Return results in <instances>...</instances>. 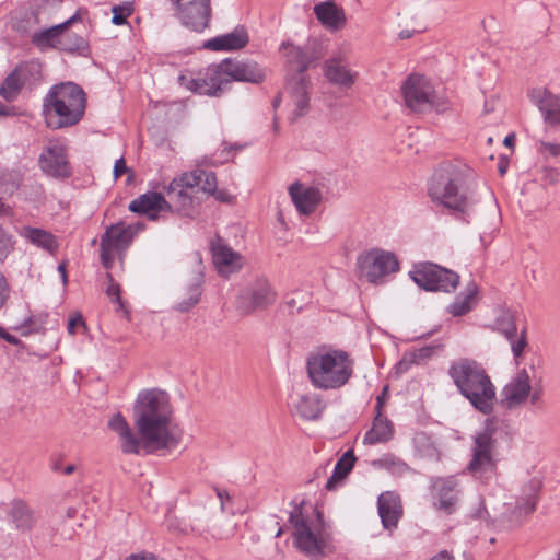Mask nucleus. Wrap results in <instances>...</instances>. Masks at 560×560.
Segmentation results:
<instances>
[{"label":"nucleus","mask_w":560,"mask_h":560,"mask_svg":"<svg viewBox=\"0 0 560 560\" xmlns=\"http://www.w3.org/2000/svg\"><path fill=\"white\" fill-rule=\"evenodd\" d=\"M166 200L161 192L148 191L129 203V211L138 214H147L149 211H160L166 205Z\"/></svg>","instance_id":"36"},{"label":"nucleus","mask_w":560,"mask_h":560,"mask_svg":"<svg viewBox=\"0 0 560 560\" xmlns=\"http://www.w3.org/2000/svg\"><path fill=\"white\" fill-rule=\"evenodd\" d=\"M172 408L166 392L141 390L133 405V422L147 453L173 448L178 440L170 430Z\"/></svg>","instance_id":"1"},{"label":"nucleus","mask_w":560,"mask_h":560,"mask_svg":"<svg viewBox=\"0 0 560 560\" xmlns=\"http://www.w3.org/2000/svg\"><path fill=\"white\" fill-rule=\"evenodd\" d=\"M312 83L308 75L290 77L287 90L294 105L293 119L304 116L310 108V90Z\"/></svg>","instance_id":"23"},{"label":"nucleus","mask_w":560,"mask_h":560,"mask_svg":"<svg viewBox=\"0 0 560 560\" xmlns=\"http://www.w3.org/2000/svg\"><path fill=\"white\" fill-rule=\"evenodd\" d=\"M0 338L13 346L21 345V340L14 335L9 334L2 326L0 327Z\"/></svg>","instance_id":"57"},{"label":"nucleus","mask_w":560,"mask_h":560,"mask_svg":"<svg viewBox=\"0 0 560 560\" xmlns=\"http://www.w3.org/2000/svg\"><path fill=\"white\" fill-rule=\"evenodd\" d=\"M313 12L320 24L329 31H339L346 26L345 10L335 0H326L314 5Z\"/></svg>","instance_id":"26"},{"label":"nucleus","mask_w":560,"mask_h":560,"mask_svg":"<svg viewBox=\"0 0 560 560\" xmlns=\"http://www.w3.org/2000/svg\"><path fill=\"white\" fill-rule=\"evenodd\" d=\"M38 166L45 175L55 179L63 180L72 175L67 148L60 143L48 145L43 150L38 158Z\"/></svg>","instance_id":"14"},{"label":"nucleus","mask_w":560,"mask_h":560,"mask_svg":"<svg viewBox=\"0 0 560 560\" xmlns=\"http://www.w3.org/2000/svg\"><path fill=\"white\" fill-rule=\"evenodd\" d=\"M408 353L406 352L402 357V359L396 364V372L397 373H405L408 371V369L412 365Z\"/></svg>","instance_id":"56"},{"label":"nucleus","mask_w":560,"mask_h":560,"mask_svg":"<svg viewBox=\"0 0 560 560\" xmlns=\"http://www.w3.org/2000/svg\"><path fill=\"white\" fill-rule=\"evenodd\" d=\"M542 488V481L537 478L530 479L522 490V497L516 501L515 513L529 515L535 512L538 502V493Z\"/></svg>","instance_id":"31"},{"label":"nucleus","mask_w":560,"mask_h":560,"mask_svg":"<svg viewBox=\"0 0 560 560\" xmlns=\"http://www.w3.org/2000/svg\"><path fill=\"white\" fill-rule=\"evenodd\" d=\"M142 226L141 223L126 225L124 222H118L106 229L101 236L100 244V258L105 269L109 270L113 268L115 253L122 259V255Z\"/></svg>","instance_id":"9"},{"label":"nucleus","mask_w":560,"mask_h":560,"mask_svg":"<svg viewBox=\"0 0 560 560\" xmlns=\"http://www.w3.org/2000/svg\"><path fill=\"white\" fill-rule=\"evenodd\" d=\"M354 360L341 349L322 347L308 354L306 372L311 384L322 390L343 387L352 377Z\"/></svg>","instance_id":"4"},{"label":"nucleus","mask_w":560,"mask_h":560,"mask_svg":"<svg viewBox=\"0 0 560 560\" xmlns=\"http://www.w3.org/2000/svg\"><path fill=\"white\" fill-rule=\"evenodd\" d=\"M226 69L222 61L218 65H210L202 74L191 79L188 88L195 93L208 96H220L229 83Z\"/></svg>","instance_id":"16"},{"label":"nucleus","mask_w":560,"mask_h":560,"mask_svg":"<svg viewBox=\"0 0 560 560\" xmlns=\"http://www.w3.org/2000/svg\"><path fill=\"white\" fill-rule=\"evenodd\" d=\"M51 469L54 471H61L62 469V466H61V457L58 456V457H54L51 458Z\"/></svg>","instance_id":"62"},{"label":"nucleus","mask_w":560,"mask_h":560,"mask_svg":"<svg viewBox=\"0 0 560 560\" xmlns=\"http://www.w3.org/2000/svg\"><path fill=\"white\" fill-rule=\"evenodd\" d=\"M78 328H82L84 331L88 330V326L83 319L82 314L79 312H73L69 316L67 330L69 335L73 336L77 334Z\"/></svg>","instance_id":"49"},{"label":"nucleus","mask_w":560,"mask_h":560,"mask_svg":"<svg viewBox=\"0 0 560 560\" xmlns=\"http://www.w3.org/2000/svg\"><path fill=\"white\" fill-rule=\"evenodd\" d=\"M547 177L550 179L551 183H556L558 173L555 168H547L546 170Z\"/></svg>","instance_id":"64"},{"label":"nucleus","mask_w":560,"mask_h":560,"mask_svg":"<svg viewBox=\"0 0 560 560\" xmlns=\"http://www.w3.org/2000/svg\"><path fill=\"white\" fill-rule=\"evenodd\" d=\"M324 405L316 394L300 396L295 404L296 413L304 420H316L320 417Z\"/></svg>","instance_id":"39"},{"label":"nucleus","mask_w":560,"mask_h":560,"mask_svg":"<svg viewBox=\"0 0 560 560\" xmlns=\"http://www.w3.org/2000/svg\"><path fill=\"white\" fill-rule=\"evenodd\" d=\"M21 83L32 90L37 86L42 79V63L37 59H31L18 63L12 70Z\"/></svg>","instance_id":"34"},{"label":"nucleus","mask_w":560,"mask_h":560,"mask_svg":"<svg viewBox=\"0 0 560 560\" xmlns=\"http://www.w3.org/2000/svg\"><path fill=\"white\" fill-rule=\"evenodd\" d=\"M498 429L492 419L485 421L483 429L472 439L471 459L468 471L477 478H488L498 469Z\"/></svg>","instance_id":"7"},{"label":"nucleus","mask_w":560,"mask_h":560,"mask_svg":"<svg viewBox=\"0 0 560 560\" xmlns=\"http://www.w3.org/2000/svg\"><path fill=\"white\" fill-rule=\"evenodd\" d=\"M514 141H515V136L514 133H510L508 135L504 140H503V144L505 147H509V148H512L514 145Z\"/></svg>","instance_id":"63"},{"label":"nucleus","mask_w":560,"mask_h":560,"mask_svg":"<svg viewBox=\"0 0 560 560\" xmlns=\"http://www.w3.org/2000/svg\"><path fill=\"white\" fill-rule=\"evenodd\" d=\"M9 295V285L5 277L0 272V308L4 305Z\"/></svg>","instance_id":"53"},{"label":"nucleus","mask_w":560,"mask_h":560,"mask_svg":"<svg viewBox=\"0 0 560 560\" xmlns=\"http://www.w3.org/2000/svg\"><path fill=\"white\" fill-rule=\"evenodd\" d=\"M289 523L293 526V544L310 560H323L334 553L335 546L330 534L326 530L320 512L316 511V522H310L302 514L300 506L290 512Z\"/></svg>","instance_id":"6"},{"label":"nucleus","mask_w":560,"mask_h":560,"mask_svg":"<svg viewBox=\"0 0 560 560\" xmlns=\"http://www.w3.org/2000/svg\"><path fill=\"white\" fill-rule=\"evenodd\" d=\"M406 106L416 113L431 109L436 101V93L429 80L421 74H410L401 86Z\"/></svg>","instance_id":"11"},{"label":"nucleus","mask_w":560,"mask_h":560,"mask_svg":"<svg viewBox=\"0 0 560 560\" xmlns=\"http://www.w3.org/2000/svg\"><path fill=\"white\" fill-rule=\"evenodd\" d=\"M412 281L425 291L454 292L459 284V275L431 261L413 264L409 271Z\"/></svg>","instance_id":"8"},{"label":"nucleus","mask_w":560,"mask_h":560,"mask_svg":"<svg viewBox=\"0 0 560 560\" xmlns=\"http://www.w3.org/2000/svg\"><path fill=\"white\" fill-rule=\"evenodd\" d=\"M25 86L21 83L19 78L15 75L13 71H11L2 81L0 85V96L5 102H14L18 100L21 91Z\"/></svg>","instance_id":"41"},{"label":"nucleus","mask_w":560,"mask_h":560,"mask_svg":"<svg viewBox=\"0 0 560 560\" xmlns=\"http://www.w3.org/2000/svg\"><path fill=\"white\" fill-rule=\"evenodd\" d=\"M447 374L458 393L476 410L486 416L492 413L497 400L495 386L480 363L463 358L450 365Z\"/></svg>","instance_id":"3"},{"label":"nucleus","mask_w":560,"mask_h":560,"mask_svg":"<svg viewBox=\"0 0 560 560\" xmlns=\"http://www.w3.org/2000/svg\"><path fill=\"white\" fill-rule=\"evenodd\" d=\"M476 189L477 184L468 170L445 162L433 173L428 195L434 203L462 217H469L478 202Z\"/></svg>","instance_id":"2"},{"label":"nucleus","mask_w":560,"mask_h":560,"mask_svg":"<svg viewBox=\"0 0 560 560\" xmlns=\"http://www.w3.org/2000/svg\"><path fill=\"white\" fill-rule=\"evenodd\" d=\"M276 295L266 278H257L241 292L236 308L245 315L262 311L275 303Z\"/></svg>","instance_id":"13"},{"label":"nucleus","mask_w":560,"mask_h":560,"mask_svg":"<svg viewBox=\"0 0 560 560\" xmlns=\"http://www.w3.org/2000/svg\"><path fill=\"white\" fill-rule=\"evenodd\" d=\"M79 19V13H75L70 19L58 25L35 32L32 35V43L39 49L59 47V38L61 37V33H63L70 24Z\"/></svg>","instance_id":"30"},{"label":"nucleus","mask_w":560,"mask_h":560,"mask_svg":"<svg viewBox=\"0 0 560 560\" xmlns=\"http://www.w3.org/2000/svg\"><path fill=\"white\" fill-rule=\"evenodd\" d=\"M530 389L529 376L524 369L503 387L500 401L502 407L512 409L522 405L527 399Z\"/></svg>","instance_id":"22"},{"label":"nucleus","mask_w":560,"mask_h":560,"mask_svg":"<svg viewBox=\"0 0 560 560\" xmlns=\"http://www.w3.org/2000/svg\"><path fill=\"white\" fill-rule=\"evenodd\" d=\"M128 172H129V168L126 165L125 159L122 156L119 158L115 162V165H114V171H113L114 177L118 178V177H120L121 175H124L125 173H128Z\"/></svg>","instance_id":"54"},{"label":"nucleus","mask_w":560,"mask_h":560,"mask_svg":"<svg viewBox=\"0 0 560 560\" xmlns=\"http://www.w3.org/2000/svg\"><path fill=\"white\" fill-rule=\"evenodd\" d=\"M180 23L196 33L209 27L212 18L211 0H170Z\"/></svg>","instance_id":"12"},{"label":"nucleus","mask_w":560,"mask_h":560,"mask_svg":"<svg viewBox=\"0 0 560 560\" xmlns=\"http://www.w3.org/2000/svg\"><path fill=\"white\" fill-rule=\"evenodd\" d=\"M289 194L299 213L304 215L312 214L322 201V192L318 188L304 187L300 183L292 184Z\"/></svg>","instance_id":"25"},{"label":"nucleus","mask_w":560,"mask_h":560,"mask_svg":"<svg viewBox=\"0 0 560 560\" xmlns=\"http://www.w3.org/2000/svg\"><path fill=\"white\" fill-rule=\"evenodd\" d=\"M85 107V92L73 82L52 85L43 101L46 124L51 129L77 125L83 118Z\"/></svg>","instance_id":"5"},{"label":"nucleus","mask_w":560,"mask_h":560,"mask_svg":"<svg viewBox=\"0 0 560 560\" xmlns=\"http://www.w3.org/2000/svg\"><path fill=\"white\" fill-rule=\"evenodd\" d=\"M106 279L108 281V285L106 288L107 296L110 298L112 302L117 304L118 310L122 311L126 317L129 318V310L120 296L121 289L119 283L114 280V277L110 272H106Z\"/></svg>","instance_id":"43"},{"label":"nucleus","mask_w":560,"mask_h":560,"mask_svg":"<svg viewBox=\"0 0 560 560\" xmlns=\"http://www.w3.org/2000/svg\"><path fill=\"white\" fill-rule=\"evenodd\" d=\"M212 260L218 273L224 278L237 272L242 268V256L223 243L220 236H217L210 243Z\"/></svg>","instance_id":"19"},{"label":"nucleus","mask_w":560,"mask_h":560,"mask_svg":"<svg viewBox=\"0 0 560 560\" xmlns=\"http://www.w3.org/2000/svg\"><path fill=\"white\" fill-rule=\"evenodd\" d=\"M355 460L357 458L352 450L345 452L343 455L337 460L332 475L327 480L325 488L328 491L335 490L337 485L341 482L352 470Z\"/></svg>","instance_id":"38"},{"label":"nucleus","mask_w":560,"mask_h":560,"mask_svg":"<svg viewBox=\"0 0 560 560\" xmlns=\"http://www.w3.org/2000/svg\"><path fill=\"white\" fill-rule=\"evenodd\" d=\"M430 482L433 495L438 499L434 506L447 514H452L457 501V479L454 476L432 477Z\"/></svg>","instance_id":"21"},{"label":"nucleus","mask_w":560,"mask_h":560,"mask_svg":"<svg viewBox=\"0 0 560 560\" xmlns=\"http://www.w3.org/2000/svg\"><path fill=\"white\" fill-rule=\"evenodd\" d=\"M108 427L119 436L130 430L127 420L120 412L113 416V418L108 421Z\"/></svg>","instance_id":"50"},{"label":"nucleus","mask_w":560,"mask_h":560,"mask_svg":"<svg viewBox=\"0 0 560 560\" xmlns=\"http://www.w3.org/2000/svg\"><path fill=\"white\" fill-rule=\"evenodd\" d=\"M21 235L31 244L43 248L50 254H54L59 247L56 236L44 229L25 226Z\"/></svg>","instance_id":"37"},{"label":"nucleus","mask_w":560,"mask_h":560,"mask_svg":"<svg viewBox=\"0 0 560 560\" xmlns=\"http://www.w3.org/2000/svg\"><path fill=\"white\" fill-rule=\"evenodd\" d=\"M222 67L226 69L229 83L238 81L258 84L266 78L265 69L254 60L225 58L222 60Z\"/></svg>","instance_id":"18"},{"label":"nucleus","mask_w":560,"mask_h":560,"mask_svg":"<svg viewBox=\"0 0 560 560\" xmlns=\"http://www.w3.org/2000/svg\"><path fill=\"white\" fill-rule=\"evenodd\" d=\"M498 329L502 332L508 340H512L516 337L517 328L515 322L511 315L504 316L497 323Z\"/></svg>","instance_id":"48"},{"label":"nucleus","mask_w":560,"mask_h":560,"mask_svg":"<svg viewBox=\"0 0 560 560\" xmlns=\"http://www.w3.org/2000/svg\"><path fill=\"white\" fill-rule=\"evenodd\" d=\"M542 115L544 122L551 127L560 126V96L545 88H535L528 94Z\"/></svg>","instance_id":"20"},{"label":"nucleus","mask_w":560,"mask_h":560,"mask_svg":"<svg viewBox=\"0 0 560 560\" xmlns=\"http://www.w3.org/2000/svg\"><path fill=\"white\" fill-rule=\"evenodd\" d=\"M249 40L248 32L244 25H237L232 32L213 37L202 44V48L213 51L238 50Z\"/></svg>","instance_id":"24"},{"label":"nucleus","mask_w":560,"mask_h":560,"mask_svg":"<svg viewBox=\"0 0 560 560\" xmlns=\"http://www.w3.org/2000/svg\"><path fill=\"white\" fill-rule=\"evenodd\" d=\"M203 281V272L201 270L196 271L185 288L186 298L176 304V311L180 313H188L199 303L202 295Z\"/></svg>","instance_id":"33"},{"label":"nucleus","mask_w":560,"mask_h":560,"mask_svg":"<svg viewBox=\"0 0 560 560\" xmlns=\"http://www.w3.org/2000/svg\"><path fill=\"white\" fill-rule=\"evenodd\" d=\"M119 438L121 440V451L124 454L138 455L140 453L141 446L143 447L141 436L137 438L131 429L121 434Z\"/></svg>","instance_id":"44"},{"label":"nucleus","mask_w":560,"mask_h":560,"mask_svg":"<svg viewBox=\"0 0 560 560\" xmlns=\"http://www.w3.org/2000/svg\"><path fill=\"white\" fill-rule=\"evenodd\" d=\"M210 195L213 196L215 200L225 203L231 202L233 199V196L225 189L215 188V191H212Z\"/></svg>","instance_id":"55"},{"label":"nucleus","mask_w":560,"mask_h":560,"mask_svg":"<svg viewBox=\"0 0 560 560\" xmlns=\"http://www.w3.org/2000/svg\"><path fill=\"white\" fill-rule=\"evenodd\" d=\"M15 243L14 235L0 223V262H3L14 250Z\"/></svg>","instance_id":"45"},{"label":"nucleus","mask_w":560,"mask_h":560,"mask_svg":"<svg viewBox=\"0 0 560 560\" xmlns=\"http://www.w3.org/2000/svg\"><path fill=\"white\" fill-rule=\"evenodd\" d=\"M511 343V349L515 358H520L524 349L527 347V339H526V331L523 329L521 331V335L518 338H513L512 340H509Z\"/></svg>","instance_id":"51"},{"label":"nucleus","mask_w":560,"mask_h":560,"mask_svg":"<svg viewBox=\"0 0 560 560\" xmlns=\"http://www.w3.org/2000/svg\"><path fill=\"white\" fill-rule=\"evenodd\" d=\"M528 397L530 398L532 405H537L541 399V390L534 389L533 392H529Z\"/></svg>","instance_id":"61"},{"label":"nucleus","mask_w":560,"mask_h":560,"mask_svg":"<svg viewBox=\"0 0 560 560\" xmlns=\"http://www.w3.org/2000/svg\"><path fill=\"white\" fill-rule=\"evenodd\" d=\"M188 174H192L196 176L195 182L196 187H200L203 192L211 194L212 191H215L218 182H217V175L212 171H206L202 168H197L191 172H187Z\"/></svg>","instance_id":"42"},{"label":"nucleus","mask_w":560,"mask_h":560,"mask_svg":"<svg viewBox=\"0 0 560 560\" xmlns=\"http://www.w3.org/2000/svg\"><path fill=\"white\" fill-rule=\"evenodd\" d=\"M58 272L61 276V280L63 285L68 284V275H67V262L62 261L58 265Z\"/></svg>","instance_id":"60"},{"label":"nucleus","mask_w":560,"mask_h":560,"mask_svg":"<svg viewBox=\"0 0 560 560\" xmlns=\"http://www.w3.org/2000/svg\"><path fill=\"white\" fill-rule=\"evenodd\" d=\"M360 268L370 282L376 283L390 272L397 271L399 262L395 254L375 249L360 261Z\"/></svg>","instance_id":"15"},{"label":"nucleus","mask_w":560,"mask_h":560,"mask_svg":"<svg viewBox=\"0 0 560 560\" xmlns=\"http://www.w3.org/2000/svg\"><path fill=\"white\" fill-rule=\"evenodd\" d=\"M61 51L86 56L89 52V43L80 35L74 33H61L59 47Z\"/></svg>","instance_id":"40"},{"label":"nucleus","mask_w":560,"mask_h":560,"mask_svg":"<svg viewBox=\"0 0 560 560\" xmlns=\"http://www.w3.org/2000/svg\"><path fill=\"white\" fill-rule=\"evenodd\" d=\"M541 155L545 158H557L560 155V143H550L546 141L539 142V149Z\"/></svg>","instance_id":"52"},{"label":"nucleus","mask_w":560,"mask_h":560,"mask_svg":"<svg viewBox=\"0 0 560 560\" xmlns=\"http://www.w3.org/2000/svg\"><path fill=\"white\" fill-rule=\"evenodd\" d=\"M394 435V425L390 420L377 412L373 419L372 428L364 435L365 444L388 442Z\"/></svg>","instance_id":"32"},{"label":"nucleus","mask_w":560,"mask_h":560,"mask_svg":"<svg viewBox=\"0 0 560 560\" xmlns=\"http://www.w3.org/2000/svg\"><path fill=\"white\" fill-rule=\"evenodd\" d=\"M133 5L131 2H125L119 5H114L112 8V23L114 25H124L127 23V19L132 14Z\"/></svg>","instance_id":"46"},{"label":"nucleus","mask_w":560,"mask_h":560,"mask_svg":"<svg viewBox=\"0 0 560 560\" xmlns=\"http://www.w3.org/2000/svg\"><path fill=\"white\" fill-rule=\"evenodd\" d=\"M285 62L295 69L291 77L307 75L306 71L324 57V50L317 39H308L303 46L287 40L279 47Z\"/></svg>","instance_id":"10"},{"label":"nucleus","mask_w":560,"mask_h":560,"mask_svg":"<svg viewBox=\"0 0 560 560\" xmlns=\"http://www.w3.org/2000/svg\"><path fill=\"white\" fill-rule=\"evenodd\" d=\"M439 349V346H425L407 352L413 364H421L429 360Z\"/></svg>","instance_id":"47"},{"label":"nucleus","mask_w":560,"mask_h":560,"mask_svg":"<svg viewBox=\"0 0 560 560\" xmlns=\"http://www.w3.org/2000/svg\"><path fill=\"white\" fill-rule=\"evenodd\" d=\"M196 176L187 172L174 178L167 187L168 198L180 208H188L192 205V196L189 190L196 187Z\"/></svg>","instance_id":"28"},{"label":"nucleus","mask_w":560,"mask_h":560,"mask_svg":"<svg viewBox=\"0 0 560 560\" xmlns=\"http://www.w3.org/2000/svg\"><path fill=\"white\" fill-rule=\"evenodd\" d=\"M377 510L384 528L397 527L398 521L402 516V505L396 493L390 491L382 493L377 500Z\"/></svg>","instance_id":"27"},{"label":"nucleus","mask_w":560,"mask_h":560,"mask_svg":"<svg viewBox=\"0 0 560 560\" xmlns=\"http://www.w3.org/2000/svg\"><path fill=\"white\" fill-rule=\"evenodd\" d=\"M387 395H388V386H385L382 389V393L376 397V405H375L376 413L377 412L383 413V406L385 404V399H386Z\"/></svg>","instance_id":"58"},{"label":"nucleus","mask_w":560,"mask_h":560,"mask_svg":"<svg viewBox=\"0 0 560 560\" xmlns=\"http://www.w3.org/2000/svg\"><path fill=\"white\" fill-rule=\"evenodd\" d=\"M8 515L14 527L21 532L32 530L37 523L35 511L22 499L10 502Z\"/></svg>","instance_id":"29"},{"label":"nucleus","mask_w":560,"mask_h":560,"mask_svg":"<svg viewBox=\"0 0 560 560\" xmlns=\"http://www.w3.org/2000/svg\"><path fill=\"white\" fill-rule=\"evenodd\" d=\"M323 74L330 84L346 90L350 89L358 78V72L351 69L348 57L342 52L335 54L324 61Z\"/></svg>","instance_id":"17"},{"label":"nucleus","mask_w":560,"mask_h":560,"mask_svg":"<svg viewBox=\"0 0 560 560\" xmlns=\"http://www.w3.org/2000/svg\"><path fill=\"white\" fill-rule=\"evenodd\" d=\"M15 113V107L7 106L0 102V117L14 116Z\"/></svg>","instance_id":"59"},{"label":"nucleus","mask_w":560,"mask_h":560,"mask_svg":"<svg viewBox=\"0 0 560 560\" xmlns=\"http://www.w3.org/2000/svg\"><path fill=\"white\" fill-rule=\"evenodd\" d=\"M477 293V284L475 281H470L466 285L465 290L457 294L454 301L448 305V313L454 317L464 316L469 313L476 303Z\"/></svg>","instance_id":"35"}]
</instances>
